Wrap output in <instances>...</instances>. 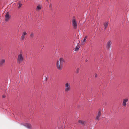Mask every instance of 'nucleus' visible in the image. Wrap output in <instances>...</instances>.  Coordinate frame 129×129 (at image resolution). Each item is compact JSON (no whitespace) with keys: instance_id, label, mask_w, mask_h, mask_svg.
<instances>
[{"instance_id":"obj_1","label":"nucleus","mask_w":129,"mask_h":129,"mask_svg":"<svg viewBox=\"0 0 129 129\" xmlns=\"http://www.w3.org/2000/svg\"><path fill=\"white\" fill-rule=\"evenodd\" d=\"M65 61L62 58H60L57 61L56 63V67L57 69L59 70H61L63 67V64Z\"/></svg>"},{"instance_id":"obj_2","label":"nucleus","mask_w":129,"mask_h":129,"mask_svg":"<svg viewBox=\"0 0 129 129\" xmlns=\"http://www.w3.org/2000/svg\"><path fill=\"white\" fill-rule=\"evenodd\" d=\"M65 86L64 91L66 92H67L71 89L70 84V83L67 82L65 83Z\"/></svg>"},{"instance_id":"obj_3","label":"nucleus","mask_w":129,"mask_h":129,"mask_svg":"<svg viewBox=\"0 0 129 129\" xmlns=\"http://www.w3.org/2000/svg\"><path fill=\"white\" fill-rule=\"evenodd\" d=\"M23 58L22 56V52H21L20 54L18 55L17 59V62L19 64L23 60Z\"/></svg>"},{"instance_id":"obj_4","label":"nucleus","mask_w":129,"mask_h":129,"mask_svg":"<svg viewBox=\"0 0 129 129\" xmlns=\"http://www.w3.org/2000/svg\"><path fill=\"white\" fill-rule=\"evenodd\" d=\"M72 25L74 28L76 29L77 27V24L76 20L74 17H73L72 20Z\"/></svg>"},{"instance_id":"obj_5","label":"nucleus","mask_w":129,"mask_h":129,"mask_svg":"<svg viewBox=\"0 0 129 129\" xmlns=\"http://www.w3.org/2000/svg\"><path fill=\"white\" fill-rule=\"evenodd\" d=\"M5 60L4 59H2L0 61V66L1 67L4 66L5 63Z\"/></svg>"},{"instance_id":"obj_6","label":"nucleus","mask_w":129,"mask_h":129,"mask_svg":"<svg viewBox=\"0 0 129 129\" xmlns=\"http://www.w3.org/2000/svg\"><path fill=\"white\" fill-rule=\"evenodd\" d=\"M128 98H126L125 99H123L122 105L123 106L126 107V103L128 102Z\"/></svg>"},{"instance_id":"obj_7","label":"nucleus","mask_w":129,"mask_h":129,"mask_svg":"<svg viewBox=\"0 0 129 129\" xmlns=\"http://www.w3.org/2000/svg\"><path fill=\"white\" fill-rule=\"evenodd\" d=\"M101 112L100 110H99L98 113V114L96 115L95 118V120L97 121L99 120V118L100 117L101 115Z\"/></svg>"},{"instance_id":"obj_8","label":"nucleus","mask_w":129,"mask_h":129,"mask_svg":"<svg viewBox=\"0 0 129 129\" xmlns=\"http://www.w3.org/2000/svg\"><path fill=\"white\" fill-rule=\"evenodd\" d=\"M5 17H6V19H5V21H8V20H9L10 17L9 16V14L8 12H7L6 15H5Z\"/></svg>"},{"instance_id":"obj_9","label":"nucleus","mask_w":129,"mask_h":129,"mask_svg":"<svg viewBox=\"0 0 129 129\" xmlns=\"http://www.w3.org/2000/svg\"><path fill=\"white\" fill-rule=\"evenodd\" d=\"M26 34L27 33L25 32H24L23 33L21 37V40H24L25 38L24 36L26 35Z\"/></svg>"},{"instance_id":"obj_10","label":"nucleus","mask_w":129,"mask_h":129,"mask_svg":"<svg viewBox=\"0 0 129 129\" xmlns=\"http://www.w3.org/2000/svg\"><path fill=\"white\" fill-rule=\"evenodd\" d=\"M24 125L25 126L29 129L31 128V125L29 123H26Z\"/></svg>"},{"instance_id":"obj_11","label":"nucleus","mask_w":129,"mask_h":129,"mask_svg":"<svg viewBox=\"0 0 129 129\" xmlns=\"http://www.w3.org/2000/svg\"><path fill=\"white\" fill-rule=\"evenodd\" d=\"M108 23L107 22H105V23L104 24V26L105 27L104 28V29L105 30L106 29L108 25Z\"/></svg>"},{"instance_id":"obj_12","label":"nucleus","mask_w":129,"mask_h":129,"mask_svg":"<svg viewBox=\"0 0 129 129\" xmlns=\"http://www.w3.org/2000/svg\"><path fill=\"white\" fill-rule=\"evenodd\" d=\"M111 41H108L107 44V47L108 49H109L111 45Z\"/></svg>"},{"instance_id":"obj_13","label":"nucleus","mask_w":129,"mask_h":129,"mask_svg":"<svg viewBox=\"0 0 129 129\" xmlns=\"http://www.w3.org/2000/svg\"><path fill=\"white\" fill-rule=\"evenodd\" d=\"M80 47L79 46V44H78L77 46L76 47V48L75 49V50L76 51H77L79 50V48Z\"/></svg>"},{"instance_id":"obj_14","label":"nucleus","mask_w":129,"mask_h":129,"mask_svg":"<svg viewBox=\"0 0 129 129\" xmlns=\"http://www.w3.org/2000/svg\"><path fill=\"white\" fill-rule=\"evenodd\" d=\"M78 122L80 124L82 125H84L85 123V122L84 121L81 120H79Z\"/></svg>"},{"instance_id":"obj_15","label":"nucleus","mask_w":129,"mask_h":129,"mask_svg":"<svg viewBox=\"0 0 129 129\" xmlns=\"http://www.w3.org/2000/svg\"><path fill=\"white\" fill-rule=\"evenodd\" d=\"M86 38H87L86 37H86H85L84 38L83 41L82 42V45H83L85 44V43L86 42Z\"/></svg>"},{"instance_id":"obj_16","label":"nucleus","mask_w":129,"mask_h":129,"mask_svg":"<svg viewBox=\"0 0 129 129\" xmlns=\"http://www.w3.org/2000/svg\"><path fill=\"white\" fill-rule=\"evenodd\" d=\"M41 8V7L40 5L38 6L37 7V10H40Z\"/></svg>"},{"instance_id":"obj_17","label":"nucleus","mask_w":129,"mask_h":129,"mask_svg":"<svg viewBox=\"0 0 129 129\" xmlns=\"http://www.w3.org/2000/svg\"><path fill=\"white\" fill-rule=\"evenodd\" d=\"M30 37L31 38H33L34 37V34L33 33H32L30 35Z\"/></svg>"},{"instance_id":"obj_18","label":"nucleus","mask_w":129,"mask_h":129,"mask_svg":"<svg viewBox=\"0 0 129 129\" xmlns=\"http://www.w3.org/2000/svg\"><path fill=\"white\" fill-rule=\"evenodd\" d=\"M79 71V68H77L76 69V73H78Z\"/></svg>"},{"instance_id":"obj_19","label":"nucleus","mask_w":129,"mask_h":129,"mask_svg":"<svg viewBox=\"0 0 129 129\" xmlns=\"http://www.w3.org/2000/svg\"><path fill=\"white\" fill-rule=\"evenodd\" d=\"M19 6H18V8H20L22 6V4H18Z\"/></svg>"},{"instance_id":"obj_20","label":"nucleus","mask_w":129,"mask_h":129,"mask_svg":"<svg viewBox=\"0 0 129 129\" xmlns=\"http://www.w3.org/2000/svg\"><path fill=\"white\" fill-rule=\"evenodd\" d=\"M49 7L50 8H51L52 7V4H50L49 5Z\"/></svg>"},{"instance_id":"obj_21","label":"nucleus","mask_w":129,"mask_h":129,"mask_svg":"<svg viewBox=\"0 0 129 129\" xmlns=\"http://www.w3.org/2000/svg\"><path fill=\"white\" fill-rule=\"evenodd\" d=\"M6 96V95L5 94H3V95L2 97L3 98H4Z\"/></svg>"},{"instance_id":"obj_22","label":"nucleus","mask_w":129,"mask_h":129,"mask_svg":"<svg viewBox=\"0 0 129 129\" xmlns=\"http://www.w3.org/2000/svg\"><path fill=\"white\" fill-rule=\"evenodd\" d=\"M94 76L95 77H97V75L96 73H95L94 74Z\"/></svg>"},{"instance_id":"obj_23","label":"nucleus","mask_w":129,"mask_h":129,"mask_svg":"<svg viewBox=\"0 0 129 129\" xmlns=\"http://www.w3.org/2000/svg\"><path fill=\"white\" fill-rule=\"evenodd\" d=\"M47 79V77H46L45 78V81Z\"/></svg>"},{"instance_id":"obj_24","label":"nucleus","mask_w":129,"mask_h":129,"mask_svg":"<svg viewBox=\"0 0 129 129\" xmlns=\"http://www.w3.org/2000/svg\"><path fill=\"white\" fill-rule=\"evenodd\" d=\"M87 61V60H86V61Z\"/></svg>"},{"instance_id":"obj_25","label":"nucleus","mask_w":129,"mask_h":129,"mask_svg":"<svg viewBox=\"0 0 129 129\" xmlns=\"http://www.w3.org/2000/svg\"><path fill=\"white\" fill-rule=\"evenodd\" d=\"M48 0H47V1H48Z\"/></svg>"}]
</instances>
